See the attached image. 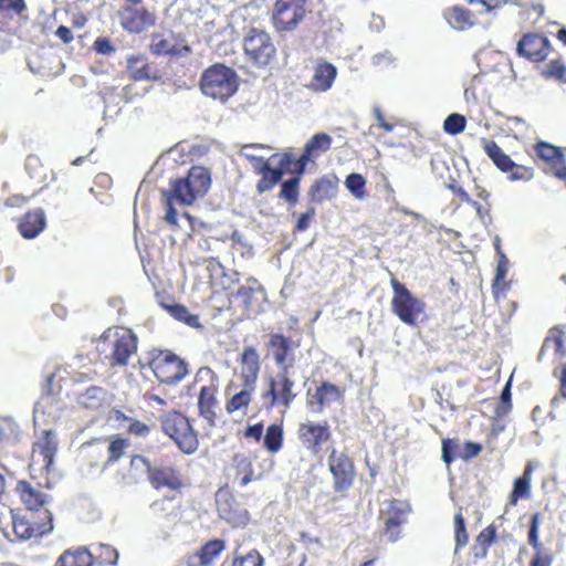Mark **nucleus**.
I'll return each mask as SVG.
<instances>
[{
	"instance_id": "cd10ccee",
	"label": "nucleus",
	"mask_w": 566,
	"mask_h": 566,
	"mask_svg": "<svg viewBox=\"0 0 566 566\" xmlns=\"http://www.w3.org/2000/svg\"><path fill=\"white\" fill-rule=\"evenodd\" d=\"M338 190V178L335 175L323 176L316 179L308 189L312 202H323L334 198Z\"/></svg>"
},
{
	"instance_id": "9d476101",
	"label": "nucleus",
	"mask_w": 566,
	"mask_h": 566,
	"mask_svg": "<svg viewBox=\"0 0 566 566\" xmlns=\"http://www.w3.org/2000/svg\"><path fill=\"white\" fill-rule=\"evenodd\" d=\"M243 50L248 60L256 66L268 65L276 54L271 35L256 28H251L245 34Z\"/></svg>"
},
{
	"instance_id": "09e8293b",
	"label": "nucleus",
	"mask_w": 566,
	"mask_h": 566,
	"mask_svg": "<svg viewBox=\"0 0 566 566\" xmlns=\"http://www.w3.org/2000/svg\"><path fill=\"white\" fill-rule=\"evenodd\" d=\"M509 260L504 253H501L497 260L495 277L492 285L494 296L504 294L509 290V284L505 282Z\"/></svg>"
},
{
	"instance_id": "20e7f679",
	"label": "nucleus",
	"mask_w": 566,
	"mask_h": 566,
	"mask_svg": "<svg viewBox=\"0 0 566 566\" xmlns=\"http://www.w3.org/2000/svg\"><path fill=\"white\" fill-rule=\"evenodd\" d=\"M211 185L209 169L202 166H193L184 178H178L170 184L172 198L184 206H191L198 198L203 197Z\"/></svg>"
},
{
	"instance_id": "58836bf2",
	"label": "nucleus",
	"mask_w": 566,
	"mask_h": 566,
	"mask_svg": "<svg viewBox=\"0 0 566 566\" xmlns=\"http://www.w3.org/2000/svg\"><path fill=\"white\" fill-rule=\"evenodd\" d=\"M534 465L532 462H527L523 472V475L517 478L513 483V490L510 494V504L516 505L521 499H527L531 494V480Z\"/></svg>"
},
{
	"instance_id": "2eb2a0df",
	"label": "nucleus",
	"mask_w": 566,
	"mask_h": 566,
	"mask_svg": "<svg viewBox=\"0 0 566 566\" xmlns=\"http://www.w3.org/2000/svg\"><path fill=\"white\" fill-rule=\"evenodd\" d=\"M120 27L128 33L139 34L156 25L157 15L146 7L127 6L118 11Z\"/></svg>"
},
{
	"instance_id": "9b49d317",
	"label": "nucleus",
	"mask_w": 566,
	"mask_h": 566,
	"mask_svg": "<svg viewBox=\"0 0 566 566\" xmlns=\"http://www.w3.org/2000/svg\"><path fill=\"white\" fill-rule=\"evenodd\" d=\"M307 0H276L271 21L277 32L294 31L307 13Z\"/></svg>"
},
{
	"instance_id": "de8ad7c7",
	"label": "nucleus",
	"mask_w": 566,
	"mask_h": 566,
	"mask_svg": "<svg viewBox=\"0 0 566 566\" xmlns=\"http://www.w3.org/2000/svg\"><path fill=\"white\" fill-rule=\"evenodd\" d=\"M301 179L302 177H292L281 184L279 198L290 207H294L298 202Z\"/></svg>"
},
{
	"instance_id": "bf43d9fd",
	"label": "nucleus",
	"mask_w": 566,
	"mask_h": 566,
	"mask_svg": "<svg viewBox=\"0 0 566 566\" xmlns=\"http://www.w3.org/2000/svg\"><path fill=\"white\" fill-rule=\"evenodd\" d=\"M512 181H530L534 177V169L524 165L514 163V167L507 172Z\"/></svg>"
},
{
	"instance_id": "79ce46f5",
	"label": "nucleus",
	"mask_w": 566,
	"mask_h": 566,
	"mask_svg": "<svg viewBox=\"0 0 566 566\" xmlns=\"http://www.w3.org/2000/svg\"><path fill=\"white\" fill-rule=\"evenodd\" d=\"M93 553V566H116L119 558L118 551L108 544L99 543Z\"/></svg>"
},
{
	"instance_id": "412c9836",
	"label": "nucleus",
	"mask_w": 566,
	"mask_h": 566,
	"mask_svg": "<svg viewBox=\"0 0 566 566\" xmlns=\"http://www.w3.org/2000/svg\"><path fill=\"white\" fill-rule=\"evenodd\" d=\"M57 451V440L54 431L43 430L41 437L33 443L31 464L36 463V457H41L42 468L46 473L51 471L54 457Z\"/></svg>"
},
{
	"instance_id": "a211bd4d",
	"label": "nucleus",
	"mask_w": 566,
	"mask_h": 566,
	"mask_svg": "<svg viewBox=\"0 0 566 566\" xmlns=\"http://www.w3.org/2000/svg\"><path fill=\"white\" fill-rule=\"evenodd\" d=\"M541 518L542 514L539 512H536L531 516L527 532V543L533 548L534 554L530 559L528 566H553L555 559L554 553L547 549L541 541Z\"/></svg>"
},
{
	"instance_id": "a878e982",
	"label": "nucleus",
	"mask_w": 566,
	"mask_h": 566,
	"mask_svg": "<svg viewBox=\"0 0 566 566\" xmlns=\"http://www.w3.org/2000/svg\"><path fill=\"white\" fill-rule=\"evenodd\" d=\"M224 548L226 543L223 539L208 541L197 552L187 557L186 564L187 566H210Z\"/></svg>"
},
{
	"instance_id": "f257e3e1",
	"label": "nucleus",
	"mask_w": 566,
	"mask_h": 566,
	"mask_svg": "<svg viewBox=\"0 0 566 566\" xmlns=\"http://www.w3.org/2000/svg\"><path fill=\"white\" fill-rule=\"evenodd\" d=\"M97 348L111 367H125L137 352L138 337L130 328L112 326L99 336Z\"/></svg>"
},
{
	"instance_id": "b1692460",
	"label": "nucleus",
	"mask_w": 566,
	"mask_h": 566,
	"mask_svg": "<svg viewBox=\"0 0 566 566\" xmlns=\"http://www.w3.org/2000/svg\"><path fill=\"white\" fill-rule=\"evenodd\" d=\"M228 281V286L222 285V289L226 292L227 301L223 302L219 308H229L232 303V297L240 300V302L247 310L251 308L255 294L262 291V287L259 285L258 281L253 277L249 279L248 284L241 285L235 293H233L231 289L232 285L238 281V279H232L229 276Z\"/></svg>"
},
{
	"instance_id": "052dcab7",
	"label": "nucleus",
	"mask_w": 566,
	"mask_h": 566,
	"mask_svg": "<svg viewBox=\"0 0 566 566\" xmlns=\"http://www.w3.org/2000/svg\"><path fill=\"white\" fill-rule=\"evenodd\" d=\"M553 374L558 377L560 384L559 394L552 399V405L555 406L566 399V363L559 369H555Z\"/></svg>"
},
{
	"instance_id": "5701e85b",
	"label": "nucleus",
	"mask_w": 566,
	"mask_h": 566,
	"mask_svg": "<svg viewBox=\"0 0 566 566\" xmlns=\"http://www.w3.org/2000/svg\"><path fill=\"white\" fill-rule=\"evenodd\" d=\"M217 509L221 518L233 526L245 525L249 522V512L235 503L229 493H219Z\"/></svg>"
},
{
	"instance_id": "338daca9",
	"label": "nucleus",
	"mask_w": 566,
	"mask_h": 566,
	"mask_svg": "<svg viewBox=\"0 0 566 566\" xmlns=\"http://www.w3.org/2000/svg\"><path fill=\"white\" fill-rule=\"evenodd\" d=\"M316 210L310 207L304 213L300 214L295 224V231L304 232L308 229L311 220L315 217Z\"/></svg>"
},
{
	"instance_id": "f704fd0d",
	"label": "nucleus",
	"mask_w": 566,
	"mask_h": 566,
	"mask_svg": "<svg viewBox=\"0 0 566 566\" xmlns=\"http://www.w3.org/2000/svg\"><path fill=\"white\" fill-rule=\"evenodd\" d=\"M54 566H93V553L84 546L64 551Z\"/></svg>"
},
{
	"instance_id": "69168bd1",
	"label": "nucleus",
	"mask_w": 566,
	"mask_h": 566,
	"mask_svg": "<svg viewBox=\"0 0 566 566\" xmlns=\"http://www.w3.org/2000/svg\"><path fill=\"white\" fill-rule=\"evenodd\" d=\"M129 464L133 470L145 471L147 475L153 467L150 460L142 454H133Z\"/></svg>"
},
{
	"instance_id": "13d9d810",
	"label": "nucleus",
	"mask_w": 566,
	"mask_h": 566,
	"mask_svg": "<svg viewBox=\"0 0 566 566\" xmlns=\"http://www.w3.org/2000/svg\"><path fill=\"white\" fill-rule=\"evenodd\" d=\"M547 78H554L566 83V65L560 59L552 60L543 72Z\"/></svg>"
},
{
	"instance_id": "6e6d98bb",
	"label": "nucleus",
	"mask_w": 566,
	"mask_h": 566,
	"mask_svg": "<svg viewBox=\"0 0 566 566\" xmlns=\"http://www.w3.org/2000/svg\"><path fill=\"white\" fill-rule=\"evenodd\" d=\"M345 186L357 199H363L366 195V180L360 174L348 175Z\"/></svg>"
},
{
	"instance_id": "f8f14e48",
	"label": "nucleus",
	"mask_w": 566,
	"mask_h": 566,
	"mask_svg": "<svg viewBox=\"0 0 566 566\" xmlns=\"http://www.w3.org/2000/svg\"><path fill=\"white\" fill-rule=\"evenodd\" d=\"M411 506L408 502L392 499L386 509L380 511L379 518L382 521V535L389 542H397L401 537L402 525L407 523Z\"/></svg>"
},
{
	"instance_id": "1a4fd4ad",
	"label": "nucleus",
	"mask_w": 566,
	"mask_h": 566,
	"mask_svg": "<svg viewBox=\"0 0 566 566\" xmlns=\"http://www.w3.org/2000/svg\"><path fill=\"white\" fill-rule=\"evenodd\" d=\"M328 471L333 479V490L342 496L353 488L356 480V467L354 460L343 451L335 448L327 458Z\"/></svg>"
},
{
	"instance_id": "423d86ee",
	"label": "nucleus",
	"mask_w": 566,
	"mask_h": 566,
	"mask_svg": "<svg viewBox=\"0 0 566 566\" xmlns=\"http://www.w3.org/2000/svg\"><path fill=\"white\" fill-rule=\"evenodd\" d=\"M390 285L394 292L391 312L406 325L417 326L420 317L426 316V303L417 297L397 277L392 276Z\"/></svg>"
},
{
	"instance_id": "2f4dec72",
	"label": "nucleus",
	"mask_w": 566,
	"mask_h": 566,
	"mask_svg": "<svg viewBox=\"0 0 566 566\" xmlns=\"http://www.w3.org/2000/svg\"><path fill=\"white\" fill-rule=\"evenodd\" d=\"M336 75L337 70L332 63L319 62L314 69L310 88L315 92H325L332 87Z\"/></svg>"
},
{
	"instance_id": "a19ab883",
	"label": "nucleus",
	"mask_w": 566,
	"mask_h": 566,
	"mask_svg": "<svg viewBox=\"0 0 566 566\" xmlns=\"http://www.w3.org/2000/svg\"><path fill=\"white\" fill-rule=\"evenodd\" d=\"M448 23L455 30H465L472 25L470 11L463 7L454 6L443 12Z\"/></svg>"
},
{
	"instance_id": "c9c22d12",
	"label": "nucleus",
	"mask_w": 566,
	"mask_h": 566,
	"mask_svg": "<svg viewBox=\"0 0 566 566\" xmlns=\"http://www.w3.org/2000/svg\"><path fill=\"white\" fill-rule=\"evenodd\" d=\"M481 144L484 153L499 170L507 174L514 167V161L494 140L482 138Z\"/></svg>"
},
{
	"instance_id": "c756f323",
	"label": "nucleus",
	"mask_w": 566,
	"mask_h": 566,
	"mask_svg": "<svg viewBox=\"0 0 566 566\" xmlns=\"http://www.w3.org/2000/svg\"><path fill=\"white\" fill-rule=\"evenodd\" d=\"M241 377L244 382L255 385L260 374V356L253 346H247L239 358Z\"/></svg>"
},
{
	"instance_id": "6ab92c4d",
	"label": "nucleus",
	"mask_w": 566,
	"mask_h": 566,
	"mask_svg": "<svg viewBox=\"0 0 566 566\" xmlns=\"http://www.w3.org/2000/svg\"><path fill=\"white\" fill-rule=\"evenodd\" d=\"M268 345L280 370H289L294 365L293 350L298 347V343L283 334L274 333L270 335Z\"/></svg>"
},
{
	"instance_id": "680f3d73",
	"label": "nucleus",
	"mask_w": 566,
	"mask_h": 566,
	"mask_svg": "<svg viewBox=\"0 0 566 566\" xmlns=\"http://www.w3.org/2000/svg\"><path fill=\"white\" fill-rule=\"evenodd\" d=\"M165 196H166V213H165L164 219L169 226L177 227L178 226L177 211L174 208V201H176V199L172 198L171 191L165 192Z\"/></svg>"
},
{
	"instance_id": "4c0bfd02",
	"label": "nucleus",
	"mask_w": 566,
	"mask_h": 566,
	"mask_svg": "<svg viewBox=\"0 0 566 566\" xmlns=\"http://www.w3.org/2000/svg\"><path fill=\"white\" fill-rule=\"evenodd\" d=\"M28 7L24 0H0V14L3 20H0V31L7 32L10 30L9 23L13 17L27 18L24 13Z\"/></svg>"
},
{
	"instance_id": "72a5a7b5",
	"label": "nucleus",
	"mask_w": 566,
	"mask_h": 566,
	"mask_svg": "<svg viewBox=\"0 0 566 566\" xmlns=\"http://www.w3.org/2000/svg\"><path fill=\"white\" fill-rule=\"evenodd\" d=\"M565 331L562 326L556 325L553 326L547 336L545 337L541 350L538 353V360H542L546 350L553 348L556 357L562 359L566 356V347H565Z\"/></svg>"
},
{
	"instance_id": "c03bdc74",
	"label": "nucleus",
	"mask_w": 566,
	"mask_h": 566,
	"mask_svg": "<svg viewBox=\"0 0 566 566\" xmlns=\"http://www.w3.org/2000/svg\"><path fill=\"white\" fill-rule=\"evenodd\" d=\"M107 440V458L104 462V465H112L125 454V451L129 448L130 442L129 439L123 438L119 434H113Z\"/></svg>"
},
{
	"instance_id": "3c124183",
	"label": "nucleus",
	"mask_w": 566,
	"mask_h": 566,
	"mask_svg": "<svg viewBox=\"0 0 566 566\" xmlns=\"http://www.w3.org/2000/svg\"><path fill=\"white\" fill-rule=\"evenodd\" d=\"M449 188L458 198H460L461 201L472 206L481 220L490 217L491 205H482L481 202L473 200L470 195L460 186L451 185Z\"/></svg>"
},
{
	"instance_id": "c85d7f7f",
	"label": "nucleus",
	"mask_w": 566,
	"mask_h": 566,
	"mask_svg": "<svg viewBox=\"0 0 566 566\" xmlns=\"http://www.w3.org/2000/svg\"><path fill=\"white\" fill-rule=\"evenodd\" d=\"M333 139L326 133L314 134L305 144L301 154V168L311 161H314L321 154L329 150Z\"/></svg>"
},
{
	"instance_id": "49530a36",
	"label": "nucleus",
	"mask_w": 566,
	"mask_h": 566,
	"mask_svg": "<svg viewBox=\"0 0 566 566\" xmlns=\"http://www.w3.org/2000/svg\"><path fill=\"white\" fill-rule=\"evenodd\" d=\"M284 442V429L281 423H272L266 428L263 446L271 453H277Z\"/></svg>"
},
{
	"instance_id": "8fccbe9b",
	"label": "nucleus",
	"mask_w": 566,
	"mask_h": 566,
	"mask_svg": "<svg viewBox=\"0 0 566 566\" xmlns=\"http://www.w3.org/2000/svg\"><path fill=\"white\" fill-rule=\"evenodd\" d=\"M283 174L284 170H282V168H272L270 166L263 172L259 174L261 178L256 184V191L259 193L270 191L279 181H281Z\"/></svg>"
},
{
	"instance_id": "39448f33",
	"label": "nucleus",
	"mask_w": 566,
	"mask_h": 566,
	"mask_svg": "<svg viewBox=\"0 0 566 566\" xmlns=\"http://www.w3.org/2000/svg\"><path fill=\"white\" fill-rule=\"evenodd\" d=\"M200 88L207 96L227 101L238 90V75L234 70L222 63L212 64L203 71Z\"/></svg>"
},
{
	"instance_id": "bb28decb",
	"label": "nucleus",
	"mask_w": 566,
	"mask_h": 566,
	"mask_svg": "<svg viewBox=\"0 0 566 566\" xmlns=\"http://www.w3.org/2000/svg\"><path fill=\"white\" fill-rule=\"evenodd\" d=\"M46 219L44 211L41 208H36L25 212L19 223L18 230L24 239H34L45 228Z\"/></svg>"
},
{
	"instance_id": "ddd939ff",
	"label": "nucleus",
	"mask_w": 566,
	"mask_h": 566,
	"mask_svg": "<svg viewBox=\"0 0 566 566\" xmlns=\"http://www.w3.org/2000/svg\"><path fill=\"white\" fill-rule=\"evenodd\" d=\"M296 433L302 446L313 455H318L323 446L332 439V430L327 420L301 422Z\"/></svg>"
},
{
	"instance_id": "4d7b16f0",
	"label": "nucleus",
	"mask_w": 566,
	"mask_h": 566,
	"mask_svg": "<svg viewBox=\"0 0 566 566\" xmlns=\"http://www.w3.org/2000/svg\"><path fill=\"white\" fill-rule=\"evenodd\" d=\"M465 117L461 114L453 113L446 118L443 129L447 134L454 136L462 133L465 129Z\"/></svg>"
},
{
	"instance_id": "4be33fe9",
	"label": "nucleus",
	"mask_w": 566,
	"mask_h": 566,
	"mask_svg": "<svg viewBox=\"0 0 566 566\" xmlns=\"http://www.w3.org/2000/svg\"><path fill=\"white\" fill-rule=\"evenodd\" d=\"M344 398V390L338 386L329 382L322 381L314 392L307 394V405L315 412H322L327 406L334 401H339Z\"/></svg>"
},
{
	"instance_id": "f3484780",
	"label": "nucleus",
	"mask_w": 566,
	"mask_h": 566,
	"mask_svg": "<svg viewBox=\"0 0 566 566\" xmlns=\"http://www.w3.org/2000/svg\"><path fill=\"white\" fill-rule=\"evenodd\" d=\"M149 50L157 56H182L191 52L185 36L172 32L168 35L160 33L151 34Z\"/></svg>"
},
{
	"instance_id": "603ef678",
	"label": "nucleus",
	"mask_w": 566,
	"mask_h": 566,
	"mask_svg": "<svg viewBox=\"0 0 566 566\" xmlns=\"http://www.w3.org/2000/svg\"><path fill=\"white\" fill-rule=\"evenodd\" d=\"M454 542L455 553L462 549L469 543V533L461 510L454 515Z\"/></svg>"
},
{
	"instance_id": "aec40b11",
	"label": "nucleus",
	"mask_w": 566,
	"mask_h": 566,
	"mask_svg": "<svg viewBox=\"0 0 566 566\" xmlns=\"http://www.w3.org/2000/svg\"><path fill=\"white\" fill-rule=\"evenodd\" d=\"M147 479L155 490L180 491L185 486L182 474L172 465H153Z\"/></svg>"
},
{
	"instance_id": "ea45409f",
	"label": "nucleus",
	"mask_w": 566,
	"mask_h": 566,
	"mask_svg": "<svg viewBox=\"0 0 566 566\" xmlns=\"http://www.w3.org/2000/svg\"><path fill=\"white\" fill-rule=\"evenodd\" d=\"M163 307L169 313L170 316H172L178 322H181L191 328H203L199 315L190 313L188 307L185 306L184 304L163 303Z\"/></svg>"
},
{
	"instance_id": "864d4df0",
	"label": "nucleus",
	"mask_w": 566,
	"mask_h": 566,
	"mask_svg": "<svg viewBox=\"0 0 566 566\" xmlns=\"http://www.w3.org/2000/svg\"><path fill=\"white\" fill-rule=\"evenodd\" d=\"M301 156L295 159L294 154L291 151L284 153L280 160V167L282 170L285 168L289 172L293 175V177H302L305 172L306 166L304 165L302 168L300 166Z\"/></svg>"
},
{
	"instance_id": "774afa93",
	"label": "nucleus",
	"mask_w": 566,
	"mask_h": 566,
	"mask_svg": "<svg viewBox=\"0 0 566 566\" xmlns=\"http://www.w3.org/2000/svg\"><path fill=\"white\" fill-rule=\"evenodd\" d=\"M93 49L95 52L104 55H109L115 52V48L111 40L105 36L97 38L93 43Z\"/></svg>"
},
{
	"instance_id": "7c9ffc66",
	"label": "nucleus",
	"mask_w": 566,
	"mask_h": 566,
	"mask_svg": "<svg viewBox=\"0 0 566 566\" xmlns=\"http://www.w3.org/2000/svg\"><path fill=\"white\" fill-rule=\"evenodd\" d=\"M254 390L255 385L244 382V386L240 391L229 396L230 387L228 386L226 389L228 398L224 405L227 413L232 415L238 411H242L244 413L252 401Z\"/></svg>"
},
{
	"instance_id": "0e129e2a",
	"label": "nucleus",
	"mask_w": 566,
	"mask_h": 566,
	"mask_svg": "<svg viewBox=\"0 0 566 566\" xmlns=\"http://www.w3.org/2000/svg\"><path fill=\"white\" fill-rule=\"evenodd\" d=\"M512 408V401H511V384L510 381L505 385L501 392V402L496 408V415L503 416L507 413Z\"/></svg>"
},
{
	"instance_id": "e433bc0d",
	"label": "nucleus",
	"mask_w": 566,
	"mask_h": 566,
	"mask_svg": "<svg viewBox=\"0 0 566 566\" xmlns=\"http://www.w3.org/2000/svg\"><path fill=\"white\" fill-rule=\"evenodd\" d=\"M496 532L497 527L492 523L478 534L471 547L472 555L475 559H483L488 556L489 548L496 542Z\"/></svg>"
},
{
	"instance_id": "4468645a",
	"label": "nucleus",
	"mask_w": 566,
	"mask_h": 566,
	"mask_svg": "<svg viewBox=\"0 0 566 566\" xmlns=\"http://www.w3.org/2000/svg\"><path fill=\"white\" fill-rule=\"evenodd\" d=\"M12 528L20 539H30L49 534L53 530V517L49 510L41 512V516L30 513L29 516L12 515Z\"/></svg>"
},
{
	"instance_id": "5fc2aeb1",
	"label": "nucleus",
	"mask_w": 566,
	"mask_h": 566,
	"mask_svg": "<svg viewBox=\"0 0 566 566\" xmlns=\"http://www.w3.org/2000/svg\"><path fill=\"white\" fill-rule=\"evenodd\" d=\"M263 557L256 549H251L245 555H239L234 552L231 566H263Z\"/></svg>"
},
{
	"instance_id": "e2e57ef3",
	"label": "nucleus",
	"mask_w": 566,
	"mask_h": 566,
	"mask_svg": "<svg viewBox=\"0 0 566 566\" xmlns=\"http://www.w3.org/2000/svg\"><path fill=\"white\" fill-rule=\"evenodd\" d=\"M458 449V440L447 438L442 440V459L447 464L455 460L454 451Z\"/></svg>"
},
{
	"instance_id": "393cba45",
	"label": "nucleus",
	"mask_w": 566,
	"mask_h": 566,
	"mask_svg": "<svg viewBox=\"0 0 566 566\" xmlns=\"http://www.w3.org/2000/svg\"><path fill=\"white\" fill-rule=\"evenodd\" d=\"M15 492L30 513L41 516V512L45 510L44 505L49 499L45 493L33 488L31 483L25 480L17 482Z\"/></svg>"
},
{
	"instance_id": "473e14b6",
	"label": "nucleus",
	"mask_w": 566,
	"mask_h": 566,
	"mask_svg": "<svg viewBox=\"0 0 566 566\" xmlns=\"http://www.w3.org/2000/svg\"><path fill=\"white\" fill-rule=\"evenodd\" d=\"M127 72L135 81L156 78L157 73L144 53H138L127 59Z\"/></svg>"
},
{
	"instance_id": "0eeeda50",
	"label": "nucleus",
	"mask_w": 566,
	"mask_h": 566,
	"mask_svg": "<svg viewBox=\"0 0 566 566\" xmlns=\"http://www.w3.org/2000/svg\"><path fill=\"white\" fill-rule=\"evenodd\" d=\"M147 366L165 384H176L188 374L187 364L169 349L153 348L147 353Z\"/></svg>"
},
{
	"instance_id": "37998d69",
	"label": "nucleus",
	"mask_w": 566,
	"mask_h": 566,
	"mask_svg": "<svg viewBox=\"0 0 566 566\" xmlns=\"http://www.w3.org/2000/svg\"><path fill=\"white\" fill-rule=\"evenodd\" d=\"M234 476L241 486H245L254 479V469L251 460L244 454L233 457Z\"/></svg>"
},
{
	"instance_id": "f03ea898",
	"label": "nucleus",
	"mask_w": 566,
	"mask_h": 566,
	"mask_svg": "<svg viewBox=\"0 0 566 566\" xmlns=\"http://www.w3.org/2000/svg\"><path fill=\"white\" fill-rule=\"evenodd\" d=\"M195 382L201 384L197 401L198 413L210 427H216L219 411V376L211 367L203 366L197 370Z\"/></svg>"
},
{
	"instance_id": "a18cd8bd",
	"label": "nucleus",
	"mask_w": 566,
	"mask_h": 566,
	"mask_svg": "<svg viewBox=\"0 0 566 566\" xmlns=\"http://www.w3.org/2000/svg\"><path fill=\"white\" fill-rule=\"evenodd\" d=\"M115 419L126 423V432L136 438H147L151 432V427L144 421L132 418L122 411H116Z\"/></svg>"
},
{
	"instance_id": "6e6552de",
	"label": "nucleus",
	"mask_w": 566,
	"mask_h": 566,
	"mask_svg": "<svg viewBox=\"0 0 566 566\" xmlns=\"http://www.w3.org/2000/svg\"><path fill=\"white\" fill-rule=\"evenodd\" d=\"M295 382L290 377L289 370H280L268 381V388L262 392L261 398L266 409L282 407L290 409L297 392L294 391Z\"/></svg>"
},
{
	"instance_id": "dca6fc26",
	"label": "nucleus",
	"mask_w": 566,
	"mask_h": 566,
	"mask_svg": "<svg viewBox=\"0 0 566 566\" xmlns=\"http://www.w3.org/2000/svg\"><path fill=\"white\" fill-rule=\"evenodd\" d=\"M551 49V42L544 34L528 32L517 42L516 53L530 62L539 63L546 60Z\"/></svg>"
},
{
	"instance_id": "7ed1b4c3",
	"label": "nucleus",
	"mask_w": 566,
	"mask_h": 566,
	"mask_svg": "<svg viewBox=\"0 0 566 566\" xmlns=\"http://www.w3.org/2000/svg\"><path fill=\"white\" fill-rule=\"evenodd\" d=\"M163 432L168 436L185 454H192L199 448V433L191 420L180 411H170L163 416Z\"/></svg>"
}]
</instances>
